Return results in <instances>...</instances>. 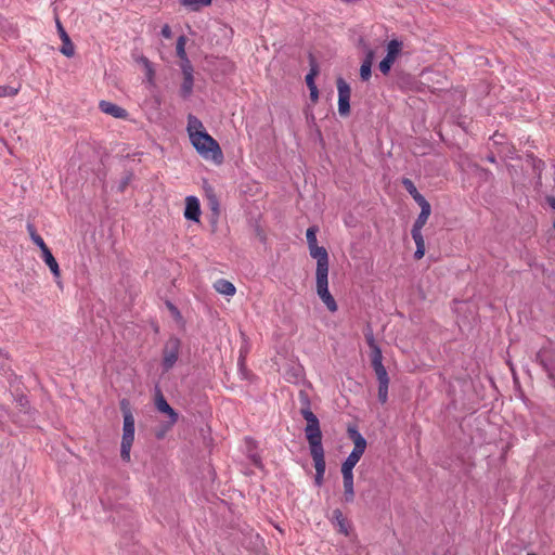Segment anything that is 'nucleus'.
<instances>
[{"instance_id": "18", "label": "nucleus", "mask_w": 555, "mask_h": 555, "mask_svg": "<svg viewBox=\"0 0 555 555\" xmlns=\"http://www.w3.org/2000/svg\"><path fill=\"white\" fill-rule=\"evenodd\" d=\"M42 259L46 262V264L49 267L51 273L55 279H60L61 276V270L59 267L57 261L55 260L54 256L52 255L51 250H44L42 253Z\"/></svg>"}, {"instance_id": "28", "label": "nucleus", "mask_w": 555, "mask_h": 555, "mask_svg": "<svg viewBox=\"0 0 555 555\" xmlns=\"http://www.w3.org/2000/svg\"><path fill=\"white\" fill-rule=\"evenodd\" d=\"M378 400L380 403H386L388 399V385L389 383H378Z\"/></svg>"}, {"instance_id": "1", "label": "nucleus", "mask_w": 555, "mask_h": 555, "mask_svg": "<svg viewBox=\"0 0 555 555\" xmlns=\"http://www.w3.org/2000/svg\"><path fill=\"white\" fill-rule=\"evenodd\" d=\"M317 232V227H310L306 232L309 254L317 260L315 291L326 308L331 312H336L338 309L337 304L328 291V254L324 247L318 245Z\"/></svg>"}, {"instance_id": "4", "label": "nucleus", "mask_w": 555, "mask_h": 555, "mask_svg": "<svg viewBox=\"0 0 555 555\" xmlns=\"http://www.w3.org/2000/svg\"><path fill=\"white\" fill-rule=\"evenodd\" d=\"M121 410L124 414V425L120 444V456L122 461L128 463L131 460L130 451L134 441V417L130 409L127 408L126 401L121 402Z\"/></svg>"}, {"instance_id": "30", "label": "nucleus", "mask_w": 555, "mask_h": 555, "mask_svg": "<svg viewBox=\"0 0 555 555\" xmlns=\"http://www.w3.org/2000/svg\"><path fill=\"white\" fill-rule=\"evenodd\" d=\"M181 70L184 76H193V67L191 65V62L188 57L181 60Z\"/></svg>"}, {"instance_id": "17", "label": "nucleus", "mask_w": 555, "mask_h": 555, "mask_svg": "<svg viewBox=\"0 0 555 555\" xmlns=\"http://www.w3.org/2000/svg\"><path fill=\"white\" fill-rule=\"evenodd\" d=\"M367 344L371 348L372 366L383 364V356L380 348L375 344L373 335L366 336Z\"/></svg>"}, {"instance_id": "22", "label": "nucleus", "mask_w": 555, "mask_h": 555, "mask_svg": "<svg viewBox=\"0 0 555 555\" xmlns=\"http://www.w3.org/2000/svg\"><path fill=\"white\" fill-rule=\"evenodd\" d=\"M194 79L193 76H184L181 85V94L183 98H189L193 91Z\"/></svg>"}, {"instance_id": "29", "label": "nucleus", "mask_w": 555, "mask_h": 555, "mask_svg": "<svg viewBox=\"0 0 555 555\" xmlns=\"http://www.w3.org/2000/svg\"><path fill=\"white\" fill-rule=\"evenodd\" d=\"M61 52L68 57L74 55L75 49H74V46H73L70 39H68V41L67 40L63 41V47L61 48Z\"/></svg>"}, {"instance_id": "19", "label": "nucleus", "mask_w": 555, "mask_h": 555, "mask_svg": "<svg viewBox=\"0 0 555 555\" xmlns=\"http://www.w3.org/2000/svg\"><path fill=\"white\" fill-rule=\"evenodd\" d=\"M332 522L338 529V531L345 535L348 534V521L344 517L340 509H335L332 516Z\"/></svg>"}, {"instance_id": "9", "label": "nucleus", "mask_w": 555, "mask_h": 555, "mask_svg": "<svg viewBox=\"0 0 555 555\" xmlns=\"http://www.w3.org/2000/svg\"><path fill=\"white\" fill-rule=\"evenodd\" d=\"M338 113L340 116H348L350 113V86L343 79H337Z\"/></svg>"}, {"instance_id": "15", "label": "nucleus", "mask_w": 555, "mask_h": 555, "mask_svg": "<svg viewBox=\"0 0 555 555\" xmlns=\"http://www.w3.org/2000/svg\"><path fill=\"white\" fill-rule=\"evenodd\" d=\"M214 288L217 293L232 297L236 293L234 284L228 280L219 279L214 283Z\"/></svg>"}, {"instance_id": "44", "label": "nucleus", "mask_w": 555, "mask_h": 555, "mask_svg": "<svg viewBox=\"0 0 555 555\" xmlns=\"http://www.w3.org/2000/svg\"><path fill=\"white\" fill-rule=\"evenodd\" d=\"M548 377H550V378H553V377H554V376H553V374H552L551 372H548Z\"/></svg>"}, {"instance_id": "11", "label": "nucleus", "mask_w": 555, "mask_h": 555, "mask_svg": "<svg viewBox=\"0 0 555 555\" xmlns=\"http://www.w3.org/2000/svg\"><path fill=\"white\" fill-rule=\"evenodd\" d=\"M201 216L199 201L195 196H188L185 199L184 217L188 220L198 221Z\"/></svg>"}, {"instance_id": "5", "label": "nucleus", "mask_w": 555, "mask_h": 555, "mask_svg": "<svg viewBox=\"0 0 555 555\" xmlns=\"http://www.w3.org/2000/svg\"><path fill=\"white\" fill-rule=\"evenodd\" d=\"M418 93L444 91L447 78L440 72L423 69L418 74Z\"/></svg>"}, {"instance_id": "10", "label": "nucleus", "mask_w": 555, "mask_h": 555, "mask_svg": "<svg viewBox=\"0 0 555 555\" xmlns=\"http://www.w3.org/2000/svg\"><path fill=\"white\" fill-rule=\"evenodd\" d=\"M155 406L160 412L169 417L167 428L172 427L178 421V413L169 405L164 395L159 389L155 393Z\"/></svg>"}, {"instance_id": "27", "label": "nucleus", "mask_w": 555, "mask_h": 555, "mask_svg": "<svg viewBox=\"0 0 555 555\" xmlns=\"http://www.w3.org/2000/svg\"><path fill=\"white\" fill-rule=\"evenodd\" d=\"M376 377L378 379V383H389L388 374L383 364L373 366Z\"/></svg>"}, {"instance_id": "35", "label": "nucleus", "mask_w": 555, "mask_h": 555, "mask_svg": "<svg viewBox=\"0 0 555 555\" xmlns=\"http://www.w3.org/2000/svg\"><path fill=\"white\" fill-rule=\"evenodd\" d=\"M56 25H57V29H59L62 41H64V40L68 41L69 37H68L67 33L64 30L62 24L57 21Z\"/></svg>"}, {"instance_id": "14", "label": "nucleus", "mask_w": 555, "mask_h": 555, "mask_svg": "<svg viewBox=\"0 0 555 555\" xmlns=\"http://www.w3.org/2000/svg\"><path fill=\"white\" fill-rule=\"evenodd\" d=\"M314 462L315 467V477L314 482L317 486H321L323 483L324 474H325V460L324 454L311 455Z\"/></svg>"}, {"instance_id": "31", "label": "nucleus", "mask_w": 555, "mask_h": 555, "mask_svg": "<svg viewBox=\"0 0 555 555\" xmlns=\"http://www.w3.org/2000/svg\"><path fill=\"white\" fill-rule=\"evenodd\" d=\"M393 65V62L384 57L379 64H378V68L379 70L384 74V75H387L390 69H391V66Z\"/></svg>"}, {"instance_id": "13", "label": "nucleus", "mask_w": 555, "mask_h": 555, "mask_svg": "<svg viewBox=\"0 0 555 555\" xmlns=\"http://www.w3.org/2000/svg\"><path fill=\"white\" fill-rule=\"evenodd\" d=\"M100 108L103 113L111 115L115 118L124 119L128 115L126 109L108 101H101Z\"/></svg>"}, {"instance_id": "40", "label": "nucleus", "mask_w": 555, "mask_h": 555, "mask_svg": "<svg viewBox=\"0 0 555 555\" xmlns=\"http://www.w3.org/2000/svg\"><path fill=\"white\" fill-rule=\"evenodd\" d=\"M142 62H143V64L145 65V67H146V69H147L149 74L151 75V74H152V66H151V63L149 62V60H147V59H142Z\"/></svg>"}, {"instance_id": "42", "label": "nucleus", "mask_w": 555, "mask_h": 555, "mask_svg": "<svg viewBox=\"0 0 555 555\" xmlns=\"http://www.w3.org/2000/svg\"><path fill=\"white\" fill-rule=\"evenodd\" d=\"M487 160H488L489 163L494 164V163L496 162V160H495V156H494V154H493V153L489 154V155L487 156Z\"/></svg>"}, {"instance_id": "25", "label": "nucleus", "mask_w": 555, "mask_h": 555, "mask_svg": "<svg viewBox=\"0 0 555 555\" xmlns=\"http://www.w3.org/2000/svg\"><path fill=\"white\" fill-rule=\"evenodd\" d=\"M285 377L287 380L296 383L302 377V369L299 365L294 366L291 372L285 374Z\"/></svg>"}, {"instance_id": "39", "label": "nucleus", "mask_w": 555, "mask_h": 555, "mask_svg": "<svg viewBox=\"0 0 555 555\" xmlns=\"http://www.w3.org/2000/svg\"><path fill=\"white\" fill-rule=\"evenodd\" d=\"M17 402H18V405L21 406V409H26L28 405V401L25 397L18 398Z\"/></svg>"}, {"instance_id": "32", "label": "nucleus", "mask_w": 555, "mask_h": 555, "mask_svg": "<svg viewBox=\"0 0 555 555\" xmlns=\"http://www.w3.org/2000/svg\"><path fill=\"white\" fill-rule=\"evenodd\" d=\"M402 183L409 191V193L413 196V198L416 199V188L414 186V183L410 179H403Z\"/></svg>"}, {"instance_id": "20", "label": "nucleus", "mask_w": 555, "mask_h": 555, "mask_svg": "<svg viewBox=\"0 0 555 555\" xmlns=\"http://www.w3.org/2000/svg\"><path fill=\"white\" fill-rule=\"evenodd\" d=\"M374 59V52L369 51L366 54L365 60L363 61L361 67H360V76L363 81H367L371 78L372 72V63Z\"/></svg>"}, {"instance_id": "37", "label": "nucleus", "mask_w": 555, "mask_h": 555, "mask_svg": "<svg viewBox=\"0 0 555 555\" xmlns=\"http://www.w3.org/2000/svg\"><path fill=\"white\" fill-rule=\"evenodd\" d=\"M162 35L163 37L165 38H170L171 37V28L169 27V25H164L163 28H162Z\"/></svg>"}, {"instance_id": "33", "label": "nucleus", "mask_w": 555, "mask_h": 555, "mask_svg": "<svg viewBox=\"0 0 555 555\" xmlns=\"http://www.w3.org/2000/svg\"><path fill=\"white\" fill-rule=\"evenodd\" d=\"M31 241L40 248L41 250V254L44 251V250H48V246L46 245L43 238L38 235V236H34V238H31Z\"/></svg>"}, {"instance_id": "7", "label": "nucleus", "mask_w": 555, "mask_h": 555, "mask_svg": "<svg viewBox=\"0 0 555 555\" xmlns=\"http://www.w3.org/2000/svg\"><path fill=\"white\" fill-rule=\"evenodd\" d=\"M180 348H181V341L177 337H170L166 341V344L164 346V350H163V361H162L164 371L171 370L173 367V365L177 363V361L179 359Z\"/></svg>"}, {"instance_id": "43", "label": "nucleus", "mask_w": 555, "mask_h": 555, "mask_svg": "<svg viewBox=\"0 0 555 555\" xmlns=\"http://www.w3.org/2000/svg\"><path fill=\"white\" fill-rule=\"evenodd\" d=\"M481 171H482V173L485 175V177H486V178H488V177H491V176H492L491 171H489V170H487V169H481Z\"/></svg>"}, {"instance_id": "26", "label": "nucleus", "mask_w": 555, "mask_h": 555, "mask_svg": "<svg viewBox=\"0 0 555 555\" xmlns=\"http://www.w3.org/2000/svg\"><path fill=\"white\" fill-rule=\"evenodd\" d=\"M185 43H186V38L184 36H180L177 40V47H176L177 55L179 56L180 60L188 57L186 52H185Z\"/></svg>"}, {"instance_id": "41", "label": "nucleus", "mask_w": 555, "mask_h": 555, "mask_svg": "<svg viewBox=\"0 0 555 555\" xmlns=\"http://www.w3.org/2000/svg\"><path fill=\"white\" fill-rule=\"evenodd\" d=\"M411 236L416 242V222L411 228Z\"/></svg>"}, {"instance_id": "12", "label": "nucleus", "mask_w": 555, "mask_h": 555, "mask_svg": "<svg viewBox=\"0 0 555 555\" xmlns=\"http://www.w3.org/2000/svg\"><path fill=\"white\" fill-rule=\"evenodd\" d=\"M344 483V499L350 503L354 499L353 472L341 470Z\"/></svg>"}, {"instance_id": "21", "label": "nucleus", "mask_w": 555, "mask_h": 555, "mask_svg": "<svg viewBox=\"0 0 555 555\" xmlns=\"http://www.w3.org/2000/svg\"><path fill=\"white\" fill-rule=\"evenodd\" d=\"M212 0H180V4L190 11L196 12L207 7Z\"/></svg>"}, {"instance_id": "24", "label": "nucleus", "mask_w": 555, "mask_h": 555, "mask_svg": "<svg viewBox=\"0 0 555 555\" xmlns=\"http://www.w3.org/2000/svg\"><path fill=\"white\" fill-rule=\"evenodd\" d=\"M318 74H319L318 66L315 64H312L309 73L306 76V83H307L308 88L317 87V85L314 82V78L318 76Z\"/></svg>"}, {"instance_id": "16", "label": "nucleus", "mask_w": 555, "mask_h": 555, "mask_svg": "<svg viewBox=\"0 0 555 555\" xmlns=\"http://www.w3.org/2000/svg\"><path fill=\"white\" fill-rule=\"evenodd\" d=\"M403 49V42L398 39H392L388 42L386 48V59L392 61L393 63L398 59V56L401 54Z\"/></svg>"}, {"instance_id": "34", "label": "nucleus", "mask_w": 555, "mask_h": 555, "mask_svg": "<svg viewBox=\"0 0 555 555\" xmlns=\"http://www.w3.org/2000/svg\"><path fill=\"white\" fill-rule=\"evenodd\" d=\"M309 92H310V100L312 103H317L318 100H319V91H318V88L317 87H313V88H309Z\"/></svg>"}, {"instance_id": "3", "label": "nucleus", "mask_w": 555, "mask_h": 555, "mask_svg": "<svg viewBox=\"0 0 555 555\" xmlns=\"http://www.w3.org/2000/svg\"><path fill=\"white\" fill-rule=\"evenodd\" d=\"M301 415L307 421L305 434L309 442L311 455L324 454V449L322 446V433L318 417L313 414L309 406L301 410Z\"/></svg>"}, {"instance_id": "8", "label": "nucleus", "mask_w": 555, "mask_h": 555, "mask_svg": "<svg viewBox=\"0 0 555 555\" xmlns=\"http://www.w3.org/2000/svg\"><path fill=\"white\" fill-rule=\"evenodd\" d=\"M418 206L421 212L418 214V231L426 223L431 212L430 204L425 199L423 195L418 193ZM425 255V243L422 235L418 233V260Z\"/></svg>"}, {"instance_id": "38", "label": "nucleus", "mask_w": 555, "mask_h": 555, "mask_svg": "<svg viewBox=\"0 0 555 555\" xmlns=\"http://www.w3.org/2000/svg\"><path fill=\"white\" fill-rule=\"evenodd\" d=\"M27 231L29 233L30 238H34V236H38L39 235V234H37L36 229L34 227V224H31V223L27 224Z\"/></svg>"}, {"instance_id": "6", "label": "nucleus", "mask_w": 555, "mask_h": 555, "mask_svg": "<svg viewBox=\"0 0 555 555\" xmlns=\"http://www.w3.org/2000/svg\"><path fill=\"white\" fill-rule=\"evenodd\" d=\"M348 435L352 439L354 447L351 453L341 464V470L352 472L365 452L366 440L356 428H349Z\"/></svg>"}, {"instance_id": "45", "label": "nucleus", "mask_w": 555, "mask_h": 555, "mask_svg": "<svg viewBox=\"0 0 555 555\" xmlns=\"http://www.w3.org/2000/svg\"><path fill=\"white\" fill-rule=\"evenodd\" d=\"M527 555H537V554H534V553H528Z\"/></svg>"}, {"instance_id": "23", "label": "nucleus", "mask_w": 555, "mask_h": 555, "mask_svg": "<svg viewBox=\"0 0 555 555\" xmlns=\"http://www.w3.org/2000/svg\"><path fill=\"white\" fill-rule=\"evenodd\" d=\"M20 92L18 87H12L8 85L0 86V98H13Z\"/></svg>"}, {"instance_id": "2", "label": "nucleus", "mask_w": 555, "mask_h": 555, "mask_svg": "<svg viewBox=\"0 0 555 555\" xmlns=\"http://www.w3.org/2000/svg\"><path fill=\"white\" fill-rule=\"evenodd\" d=\"M186 132L192 146L198 155L217 165L223 162V153L219 143L206 131L203 122L195 116L189 115Z\"/></svg>"}, {"instance_id": "36", "label": "nucleus", "mask_w": 555, "mask_h": 555, "mask_svg": "<svg viewBox=\"0 0 555 555\" xmlns=\"http://www.w3.org/2000/svg\"><path fill=\"white\" fill-rule=\"evenodd\" d=\"M546 203L548 204V206L555 210V197L554 196H547L546 197ZM553 228L555 229V218H554V221H553Z\"/></svg>"}]
</instances>
